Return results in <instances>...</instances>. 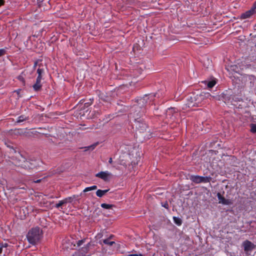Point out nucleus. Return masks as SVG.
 Wrapping results in <instances>:
<instances>
[{"mask_svg": "<svg viewBox=\"0 0 256 256\" xmlns=\"http://www.w3.org/2000/svg\"><path fill=\"white\" fill-rule=\"evenodd\" d=\"M164 206V208H168V204H165Z\"/></svg>", "mask_w": 256, "mask_h": 256, "instance_id": "36", "label": "nucleus"}, {"mask_svg": "<svg viewBox=\"0 0 256 256\" xmlns=\"http://www.w3.org/2000/svg\"><path fill=\"white\" fill-rule=\"evenodd\" d=\"M96 188H97V186L94 185V186H90V187L86 188L84 190L83 192H89V191H90V190H95Z\"/></svg>", "mask_w": 256, "mask_h": 256, "instance_id": "20", "label": "nucleus"}, {"mask_svg": "<svg viewBox=\"0 0 256 256\" xmlns=\"http://www.w3.org/2000/svg\"><path fill=\"white\" fill-rule=\"evenodd\" d=\"M173 220H174V222L178 226H180L182 225V220L178 218V217H176V216H174L173 217Z\"/></svg>", "mask_w": 256, "mask_h": 256, "instance_id": "17", "label": "nucleus"}, {"mask_svg": "<svg viewBox=\"0 0 256 256\" xmlns=\"http://www.w3.org/2000/svg\"><path fill=\"white\" fill-rule=\"evenodd\" d=\"M100 206L102 208L105 209H110L114 206V205L103 203L101 204Z\"/></svg>", "mask_w": 256, "mask_h": 256, "instance_id": "22", "label": "nucleus"}, {"mask_svg": "<svg viewBox=\"0 0 256 256\" xmlns=\"http://www.w3.org/2000/svg\"><path fill=\"white\" fill-rule=\"evenodd\" d=\"M92 102H93V99L92 100L91 98H90L88 102L84 104V106L88 107L90 106L92 104Z\"/></svg>", "mask_w": 256, "mask_h": 256, "instance_id": "26", "label": "nucleus"}, {"mask_svg": "<svg viewBox=\"0 0 256 256\" xmlns=\"http://www.w3.org/2000/svg\"><path fill=\"white\" fill-rule=\"evenodd\" d=\"M50 198H54V196H50Z\"/></svg>", "mask_w": 256, "mask_h": 256, "instance_id": "39", "label": "nucleus"}, {"mask_svg": "<svg viewBox=\"0 0 256 256\" xmlns=\"http://www.w3.org/2000/svg\"><path fill=\"white\" fill-rule=\"evenodd\" d=\"M140 107L138 106H133L130 114V116L134 118V126H135L136 131L140 133H144L146 132L148 127L144 119L142 118L144 111L140 112Z\"/></svg>", "mask_w": 256, "mask_h": 256, "instance_id": "1", "label": "nucleus"}, {"mask_svg": "<svg viewBox=\"0 0 256 256\" xmlns=\"http://www.w3.org/2000/svg\"><path fill=\"white\" fill-rule=\"evenodd\" d=\"M222 96L224 102H231V100L233 99L232 95L230 94V92L228 91L223 92Z\"/></svg>", "mask_w": 256, "mask_h": 256, "instance_id": "11", "label": "nucleus"}, {"mask_svg": "<svg viewBox=\"0 0 256 256\" xmlns=\"http://www.w3.org/2000/svg\"><path fill=\"white\" fill-rule=\"evenodd\" d=\"M244 249L245 252H249L252 250L254 247V244L248 240H245L243 244Z\"/></svg>", "mask_w": 256, "mask_h": 256, "instance_id": "8", "label": "nucleus"}, {"mask_svg": "<svg viewBox=\"0 0 256 256\" xmlns=\"http://www.w3.org/2000/svg\"><path fill=\"white\" fill-rule=\"evenodd\" d=\"M218 200V203L224 205H231L232 204V200L230 199L225 198L224 197L220 192L216 194Z\"/></svg>", "mask_w": 256, "mask_h": 256, "instance_id": "7", "label": "nucleus"}, {"mask_svg": "<svg viewBox=\"0 0 256 256\" xmlns=\"http://www.w3.org/2000/svg\"><path fill=\"white\" fill-rule=\"evenodd\" d=\"M108 162H109L110 164H112V158H109Z\"/></svg>", "mask_w": 256, "mask_h": 256, "instance_id": "33", "label": "nucleus"}, {"mask_svg": "<svg viewBox=\"0 0 256 256\" xmlns=\"http://www.w3.org/2000/svg\"><path fill=\"white\" fill-rule=\"evenodd\" d=\"M79 197V196L78 195H73L72 196H70V197H68L64 200V202L66 204L68 203V202H72V200L74 199V198H78Z\"/></svg>", "mask_w": 256, "mask_h": 256, "instance_id": "15", "label": "nucleus"}, {"mask_svg": "<svg viewBox=\"0 0 256 256\" xmlns=\"http://www.w3.org/2000/svg\"><path fill=\"white\" fill-rule=\"evenodd\" d=\"M15 152L16 156L12 158V162L14 165L26 170L33 169L36 167L37 162L36 160H27L19 152Z\"/></svg>", "mask_w": 256, "mask_h": 256, "instance_id": "2", "label": "nucleus"}, {"mask_svg": "<svg viewBox=\"0 0 256 256\" xmlns=\"http://www.w3.org/2000/svg\"><path fill=\"white\" fill-rule=\"evenodd\" d=\"M206 82L207 83L208 87L210 88H213L216 84V82L215 80H212L208 81V82Z\"/></svg>", "mask_w": 256, "mask_h": 256, "instance_id": "19", "label": "nucleus"}, {"mask_svg": "<svg viewBox=\"0 0 256 256\" xmlns=\"http://www.w3.org/2000/svg\"><path fill=\"white\" fill-rule=\"evenodd\" d=\"M4 4V0H0V6H3Z\"/></svg>", "mask_w": 256, "mask_h": 256, "instance_id": "31", "label": "nucleus"}, {"mask_svg": "<svg viewBox=\"0 0 256 256\" xmlns=\"http://www.w3.org/2000/svg\"><path fill=\"white\" fill-rule=\"evenodd\" d=\"M66 203L64 202V200H60L58 204H56L55 206V208H61L62 209V206L64 204H65Z\"/></svg>", "mask_w": 256, "mask_h": 256, "instance_id": "21", "label": "nucleus"}, {"mask_svg": "<svg viewBox=\"0 0 256 256\" xmlns=\"http://www.w3.org/2000/svg\"><path fill=\"white\" fill-rule=\"evenodd\" d=\"M84 102V100H80V102L82 104Z\"/></svg>", "mask_w": 256, "mask_h": 256, "instance_id": "37", "label": "nucleus"}, {"mask_svg": "<svg viewBox=\"0 0 256 256\" xmlns=\"http://www.w3.org/2000/svg\"><path fill=\"white\" fill-rule=\"evenodd\" d=\"M212 178L210 176H202L198 175H191L190 176V180L193 182L198 184L200 183L210 182L212 180Z\"/></svg>", "mask_w": 256, "mask_h": 256, "instance_id": "5", "label": "nucleus"}, {"mask_svg": "<svg viewBox=\"0 0 256 256\" xmlns=\"http://www.w3.org/2000/svg\"><path fill=\"white\" fill-rule=\"evenodd\" d=\"M38 60L34 62V67L36 68L38 64V65L39 64H38Z\"/></svg>", "mask_w": 256, "mask_h": 256, "instance_id": "32", "label": "nucleus"}, {"mask_svg": "<svg viewBox=\"0 0 256 256\" xmlns=\"http://www.w3.org/2000/svg\"><path fill=\"white\" fill-rule=\"evenodd\" d=\"M0 246H1L3 248H6L8 245L7 243H2L0 244Z\"/></svg>", "mask_w": 256, "mask_h": 256, "instance_id": "29", "label": "nucleus"}, {"mask_svg": "<svg viewBox=\"0 0 256 256\" xmlns=\"http://www.w3.org/2000/svg\"><path fill=\"white\" fill-rule=\"evenodd\" d=\"M209 93L203 94L202 93L200 94H192L188 96L187 98V103L186 105L190 108L194 106H198L204 100L206 97L210 96Z\"/></svg>", "mask_w": 256, "mask_h": 256, "instance_id": "3", "label": "nucleus"}, {"mask_svg": "<svg viewBox=\"0 0 256 256\" xmlns=\"http://www.w3.org/2000/svg\"><path fill=\"white\" fill-rule=\"evenodd\" d=\"M110 174L108 171L106 172H100L96 174V176L100 178L104 181H107L108 180V177Z\"/></svg>", "mask_w": 256, "mask_h": 256, "instance_id": "9", "label": "nucleus"}, {"mask_svg": "<svg viewBox=\"0 0 256 256\" xmlns=\"http://www.w3.org/2000/svg\"><path fill=\"white\" fill-rule=\"evenodd\" d=\"M6 54V50L4 48L0 49V57L4 56Z\"/></svg>", "mask_w": 256, "mask_h": 256, "instance_id": "28", "label": "nucleus"}, {"mask_svg": "<svg viewBox=\"0 0 256 256\" xmlns=\"http://www.w3.org/2000/svg\"><path fill=\"white\" fill-rule=\"evenodd\" d=\"M146 98L147 96H146L145 97H144L140 99V104L141 102L144 103V102L146 100Z\"/></svg>", "mask_w": 256, "mask_h": 256, "instance_id": "30", "label": "nucleus"}, {"mask_svg": "<svg viewBox=\"0 0 256 256\" xmlns=\"http://www.w3.org/2000/svg\"><path fill=\"white\" fill-rule=\"evenodd\" d=\"M110 190V189L104 190H98L96 192V195L98 197L102 198L103 196L106 193H107Z\"/></svg>", "mask_w": 256, "mask_h": 256, "instance_id": "13", "label": "nucleus"}, {"mask_svg": "<svg viewBox=\"0 0 256 256\" xmlns=\"http://www.w3.org/2000/svg\"><path fill=\"white\" fill-rule=\"evenodd\" d=\"M152 136V134H150L147 136H146V138L149 139L150 138H151Z\"/></svg>", "mask_w": 256, "mask_h": 256, "instance_id": "35", "label": "nucleus"}, {"mask_svg": "<svg viewBox=\"0 0 256 256\" xmlns=\"http://www.w3.org/2000/svg\"><path fill=\"white\" fill-rule=\"evenodd\" d=\"M256 12V1L253 4V6L250 10L245 12L242 14L240 16V20H244L250 18Z\"/></svg>", "mask_w": 256, "mask_h": 256, "instance_id": "6", "label": "nucleus"}, {"mask_svg": "<svg viewBox=\"0 0 256 256\" xmlns=\"http://www.w3.org/2000/svg\"><path fill=\"white\" fill-rule=\"evenodd\" d=\"M3 249H4L3 248H2L1 246H0V254H1L2 253V252L3 251Z\"/></svg>", "mask_w": 256, "mask_h": 256, "instance_id": "34", "label": "nucleus"}, {"mask_svg": "<svg viewBox=\"0 0 256 256\" xmlns=\"http://www.w3.org/2000/svg\"><path fill=\"white\" fill-rule=\"evenodd\" d=\"M85 242V239L81 240L78 241L76 243L77 247L80 246Z\"/></svg>", "mask_w": 256, "mask_h": 256, "instance_id": "25", "label": "nucleus"}, {"mask_svg": "<svg viewBox=\"0 0 256 256\" xmlns=\"http://www.w3.org/2000/svg\"><path fill=\"white\" fill-rule=\"evenodd\" d=\"M42 79V78L40 77L36 78V83L32 86L34 91L38 92L41 90L42 86L41 84Z\"/></svg>", "mask_w": 256, "mask_h": 256, "instance_id": "10", "label": "nucleus"}, {"mask_svg": "<svg viewBox=\"0 0 256 256\" xmlns=\"http://www.w3.org/2000/svg\"><path fill=\"white\" fill-rule=\"evenodd\" d=\"M28 120V117H26L24 115H21L18 118L16 122L20 123L26 120Z\"/></svg>", "mask_w": 256, "mask_h": 256, "instance_id": "18", "label": "nucleus"}, {"mask_svg": "<svg viewBox=\"0 0 256 256\" xmlns=\"http://www.w3.org/2000/svg\"><path fill=\"white\" fill-rule=\"evenodd\" d=\"M42 64H38V68L37 70V73L38 74V76L37 77H40L42 78V74H44V70L43 68Z\"/></svg>", "mask_w": 256, "mask_h": 256, "instance_id": "14", "label": "nucleus"}, {"mask_svg": "<svg viewBox=\"0 0 256 256\" xmlns=\"http://www.w3.org/2000/svg\"><path fill=\"white\" fill-rule=\"evenodd\" d=\"M42 232L38 227L32 228L29 230L26 238L28 242L32 244H36L40 240L42 237Z\"/></svg>", "mask_w": 256, "mask_h": 256, "instance_id": "4", "label": "nucleus"}, {"mask_svg": "<svg viewBox=\"0 0 256 256\" xmlns=\"http://www.w3.org/2000/svg\"><path fill=\"white\" fill-rule=\"evenodd\" d=\"M250 131L253 133L256 132V124H251L250 125Z\"/></svg>", "mask_w": 256, "mask_h": 256, "instance_id": "24", "label": "nucleus"}, {"mask_svg": "<svg viewBox=\"0 0 256 256\" xmlns=\"http://www.w3.org/2000/svg\"><path fill=\"white\" fill-rule=\"evenodd\" d=\"M17 78L20 81L22 84H24L25 80L24 78L22 76H18Z\"/></svg>", "mask_w": 256, "mask_h": 256, "instance_id": "27", "label": "nucleus"}, {"mask_svg": "<svg viewBox=\"0 0 256 256\" xmlns=\"http://www.w3.org/2000/svg\"><path fill=\"white\" fill-rule=\"evenodd\" d=\"M177 112L178 110L174 108H168L166 112V116L167 117L170 116V118H172L173 116V114L176 113Z\"/></svg>", "mask_w": 256, "mask_h": 256, "instance_id": "12", "label": "nucleus"}, {"mask_svg": "<svg viewBox=\"0 0 256 256\" xmlns=\"http://www.w3.org/2000/svg\"><path fill=\"white\" fill-rule=\"evenodd\" d=\"M97 144H98V143H96V144H94L90 146L86 147L85 148L86 150H94L96 148V146H97Z\"/></svg>", "mask_w": 256, "mask_h": 256, "instance_id": "23", "label": "nucleus"}, {"mask_svg": "<svg viewBox=\"0 0 256 256\" xmlns=\"http://www.w3.org/2000/svg\"><path fill=\"white\" fill-rule=\"evenodd\" d=\"M40 182V180H37L36 182Z\"/></svg>", "mask_w": 256, "mask_h": 256, "instance_id": "38", "label": "nucleus"}, {"mask_svg": "<svg viewBox=\"0 0 256 256\" xmlns=\"http://www.w3.org/2000/svg\"><path fill=\"white\" fill-rule=\"evenodd\" d=\"M113 236L112 235H111L109 238H106V239H104L103 240V242L106 244H108V246H112L114 244V242H110V238H112V237Z\"/></svg>", "mask_w": 256, "mask_h": 256, "instance_id": "16", "label": "nucleus"}]
</instances>
